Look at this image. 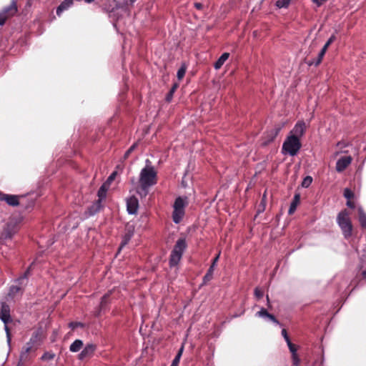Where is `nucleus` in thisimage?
<instances>
[{
    "label": "nucleus",
    "mask_w": 366,
    "mask_h": 366,
    "mask_svg": "<svg viewBox=\"0 0 366 366\" xmlns=\"http://www.w3.org/2000/svg\"><path fill=\"white\" fill-rule=\"evenodd\" d=\"M335 39H336L335 36L332 35L329 38V39L327 41V42L325 43V44L324 45V46L322 47L321 51H320V53L318 54L317 57L312 61L310 62L309 64L315 65V66L319 65L320 64V62L322 61V59L328 46L335 40Z\"/></svg>",
    "instance_id": "obj_9"
},
{
    "label": "nucleus",
    "mask_w": 366,
    "mask_h": 366,
    "mask_svg": "<svg viewBox=\"0 0 366 366\" xmlns=\"http://www.w3.org/2000/svg\"><path fill=\"white\" fill-rule=\"evenodd\" d=\"M188 204L187 197H179L175 199L173 205L172 219L174 223H179L184 216V209Z\"/></svg>",
    "instance_id": "obj_4"
},
{
    "label": "nucleus",
    "mask_w": 366,
    "mask_h": 366,
    "mask_svg": "<svg viewBox=\"0 0 366 366\" xmlns=\"http://www.w3.org/2000/svg\"><path fill=\"white\" fill-rule=\"evenodd\" d=\"M186 70H187V66L185 64H182L181 66V67L178 69L177 73V77L179 80H181L184 77V76L186 73Z\"/></svg>",
    "instance_id": "obj_28"
},
{
    "label": "nucleus",
    "mask_w": 366,
    "mask_h": 366,
    "mask_svg": "<svg viewBox=\"0 0 366 366\" xmlns=\"http://www.w3.org/2000/svg\"><path fill=\"white\" fill-rule=\"evenodd\" d=\"M327 0H312V1L317 6H322Z\"/></svg>",
    "instance_id": "obj_42"
},
{
    "label": "nucleus",
    "mask_w": 366,
    "mask_h": 366,
    "mask_svg": "<svg viewBox=\"0 0 366 366\" xmlns=\"http://www.w3.org/2000/svg\"><path fill=\"white\" fill-rule=\"evenodd\" d=\"M358 214H359V222L361 226L364 228H366V214L363 211L362 207L358 208Z\"/></svg>",
    "instance_id": "obj_25"
},
{
    "label": "nucleus",
    "mask_w": 366,
    "mask_h": 366,
    "mask_svg": "<svg viewBox=\"0 0 366 366\" xmlns=\"http://www.w3.org/2000/svg\"><path fill=\"white\" fill-rule=\"evenodd\" d=\"M69 326L71 330H74L77 327H83L84 324L80 322H71L69 323Z\"/></svg>",
    "instance_id": "obj_32"
},
{
    "label": "nucleus",
    "mask_w": 366,
    "mask_h": 366,
    "mask_svg": "<svg viewBox=\"0 0 366 366\" xmlns=\"http://www.w3.org/2000/svg\"><path fill=\"white\" fill-rule=\"evenodd\" d=\"M352 158L350 156H344L340 157L336 162V171L337 172H343L352 162Z\"/></svg>",
    "instance_id": "obj_13"
},
{
    "label": "nucleus",
    "mask_w": 366,
    "mask_h": 366,
    "mask_svg": "<svg viewBox=\"0 0 366 366\" xmlns=\"http://www.w3.org/2000/svg\"><path fill=\"white\" fill-rule=\"evenodd\" d=\"M83 346V342L81 340H76L71 343L69 350L72 352H76L81 350Z\"/></svg>",
    "instance_id": "obj_23"
},
{
    "label": "nucleus",
    "mask_w": 366,
    "mask_h": 366,
    "mask_svg": "<svg viewBox=\"0 0 366 366\" xmlns=\"http://www.w3.org/2000/svg\"><path fill=\"white\" fill-rule=\"evenodd\" d=\"M282 335L283 336L285 340L286 341V342H288L289 341H290V339L287 333V331L285 329H283L282 330Z\"/></svg>",
    "instance_id": "obj_40"
},
{
    "label": "nucleus",
    "mask_w": 366,
    "mask_h": 366,
    "mask_svg": "<svg viewBox=\"0 0 366 366\" xmlns=\"http://www.w3.org/2000/svg\"><path fill=\"white\" fill-rule=\"evenodd\" d=\"M186 247L187 243L184 238H180L177 241L170 254L169 264L171 267H174L179 263Z\"/></svg>",
    "instance_id": "obj_5"
},
{
    "label": "nucleus",
    "mask_w": 366,
    "mask_h": 366,
    "mask_svg": "<svg viewBox=\"0 0 366 366\" xmlns=\"http://www.w3.org/2000/svg\"><path fill=\"white\" fill-rule=\"evenodd\" d=\"M299 202H300V195L295 194L294 197L293 201L291 203L289 210H288L289 214H292L295 212Z\"/></svg>",
    "instance_id": "obj_24"
},
{
    "label": "nucleus",
    "mask_w": 366,
    "mask_h": 366,
    "mask_svg": "<svg viewBox=\"0 0 366 366\" xmlns=\"http://www.w3.org/2000/svg\"><path fill=\"white\" fill-rule=\"evenodd\" d=\"M256 316L264 318V320H266L267 321H271L276 325H280V322L276 319V317L273 315L267 312V311L264 308H262L259 312H257L256 313Z\"/></svg>",
    "instance_id": "obj_16"
},
{
    "label": "nucleus",
    "mask_w": 366,
    "mask_h": 366,
    "mask_svg": "<svg viewBox=\"0 0 366 366\" xmlns=\"http://www.w3.org/2000/svg\"><path fill=\"white\" fill-rule=\"evenodd\" d=\"M267 302H269V297L267 296Z\"/></svg>",
    "instance_id": "obj_52"
},
{
    "label": "nucleus",
    "mask_w": 366,
    "mask_h": 366,
    "mask_svg": "<svg viewBox=\"0 0 366 366\" xmlns=\"http://www.w3.org/2000/svg\"><path fill=\"white\" fill-rule=\"evenodd\" d=\"M139 182L137 193L142 197H145L149 193V189L157 184V172L149 159L146 160V166L140 172Z\"/></svg>",
    "instance_id": "obj_1"
},
{
    "label": "nucleus",
    "mask_w": 366,
    "mask_h": 366,
    "mask_svg": "<svg viewBox=\"0 0 366 366\" xmlns=\"http://www.w3.org/2000/svg\"><path fill=\"white\" fill-rule=\"evenodd\" d=\"M0 200L5 201L10 206H17L19 204V196L12 194H0Z\"/></svg>",
    "instance_id": "obj_15"
},
{
    "label": "nucleus",
    "mask_w": 366,
    "mask_h": 366,
    "mask_svg": "<svg viewBox=\"0 0 366 366\" xmlns=\"http://www.w3.org/2000/svg\"><path fill=\"white\" fill-rule=\"evenodd\" d=\"M353 192L348 188L345 189L344 190V197L350 200L353 197Z\"/></svg>",
    "instance_id": "obj_34"
},
{
    "label": "nucleus",
    "mask_w": 366,
    "mask_h": 366,
    "mask_svg": "<svg viewBox=\"0 0 366 366\" xmlns=\"http://www.w3.org/2000/svg\"><path fill=\"white\" fill-rule=\"evenodd\" d=\"M307 126L303 121H299L296 123L293 129L291 130L290 135L300 139L306 131Z\"/></svg>",
    "instance_id": "obj_11"
},
{
    "label": "nucleus",
    "mask_w": 366,
    "mask_h": 366,
    "mask_svg": "<svg viewBox=\"0 0 366 366\" xmlns=\"http://www.w3.org/2000/svg\"><path fill=\"white\" fill-rule=\"evenodd\" d=\"M183 350H184V345H182L180 347V349L179 350L177 355L175 356L174 359L173 360V361L172 362L171 366H177L178 365V364H179V362L180 361V358L182 357Z\"/></svg>",
    "instance_id": "obj_26"
},
{
    "label": "nucleus",
    "mask_w": 366,
    "mask_h": 366,
    "mask_svg": "<svg viewBox=\"0 0 366 366\" xmlns=\"http://www.w3.org/2000/svg\"><path fill=\"white\" fill-rule=\"evenodd\" d=\"M139 209V200L135 196H132L127 199V209L129 214H134Z\"/></svg>",
    "instance_id": "obj_12"
},
{
    "label": "nucleus",
    "mask_w": 366,
    "mask_h": 366,
    "mask_svg": "<svg viewBox=\"0 0 366 366\" xmlns=\"http://www.w3.org/2000/svg\"><path fill=\"white\" fill-rule=\"evenodd\" d=\"M17 11V6L15 1H12L11 4L0 11V25H4L6 21L13 16Z\"/></svg>",
    "instance_id": "obj_6"
},
{
    "label": "nucleus",
    "mask_w": 366,
    "mask_h": 366,
    "mask_svg": "<svg viewBox=\"0 0 366 366\" xmlns=\"http://www.w3.org/2000/svg\"><path fill=\"white\" fill-rule=\"evenodd\" d=\"M127 0H114L115 2V6L117 8L123 6L124 4H127Z\"/></svg>",
    "instance_id": "obj_38"
},
{
    "label": "nucleus",
    "mask_w": 366,
    "mask_h": 366,
    "mask_svg": "<svg viewBox=\"0 0 366 366\" xmlns=\"http://www.w3.org/2000/svg\"><path fill=\"white\" fill-rule=\"evenodd\" d=\"M179 84L177 83H175L173 84L172 87L171 88L169 92L167 94L166 97L167 102H170L173 97V94L175 92L176 89L178 88Z\"/></svg>",
    "instance_id": "obj_27"
},
{
    "label": "nucleus",
    "mask_w": 366,
    "mask_h": 366,
    "mask_svg": "<svg viewBox=\"0 0 366 366\" xmlns=\"http://www.w3.org/2000/svg\"><path fill=\"white\" fill-rule=\"evenodd\" d=\"M300 148V139L289 135L282 144V152L284 154H289L294 157L298 153Z\"/></svg>",
    "instance_id": "obj_3"
},
{
    "label": "nucleus",
    "mask_w": 366,
    "mask_h": 366,
    "mask_svg": "<svg viewBox=\"0 0 366 366\" xmlns=\"http://www.w3.org/2000/svg\"><path fill=\"white\" fill-rule=\"evenodd\" d=\"M29 269L25 272L24 275L20 277L17 280L18 285H13L10 287L7 298L14 299L18 294L21 293L22 285H24V280L27 277Z\"/></svg>",
    "instance_id": "obj_8"
},
{
    "label": "nucleus",
    "mask_w": 366,
    "mask_h": 366,
    "mask_svg": "<svg viewBox=\"0 0 366 366\" xmlns=\"http://www.w3.org/2000/svg\"><path fill=\"white\" fill-rule=\"evenodd\" d=\"M131 237H132V234H127L124 237V239L122 242V244H121V246L119 247V249H121L124 245H126L129 241L131 239Z\"/></svg>",
    "instance_id": "obj_33"
},
{
    "label": "nucleus",
    "mask_w": 366,
    "mask_h": 366,
    "mask_svg": "<svg viewBox=\"0 0 366 366\" xmlns=\"http://www.w3.org/2000/svg\"><path fill=\"white\" fill-rule=\"evenodd\" d=\"M362 276L364 278H366V269L362 272Z\"/></svg>",
    "instance_id": "obj_48"
},
{
    "label": "nucleus",
    "mask_w": 366,
    "mask_h": 366,
    "mask_svg": "<svg viewBox=\"0 0 366 366\" xmlns=\"http://www.w3.org/2000/svg\"><path fill=\"white\" fill-rule=\"evenodd\" d=\"M254 295L257 299H260L264 295L263 291L257 287L254 290Z\"/></svg>",
    "instance_id": "obj_39"
},
{
    "label": "nucleus",
    "mask_w": 366,
    "mask_h": 366,
    "mask_svg": "<svg viewBox=\"0 0 366 366\" xmlns=\"http://www.w3.org/2000/svg\"><path fill=\"white\" fill-rule=\"evenodd\" d=\"M102 207V202L97 200L91 207L88 209V213L90 216L94 215L98 212Z\"/></svg>",
    "instance_id": "obj_22"
},
{
    "label": "nucleus",
    "mask_w": 366,
    "mask_h": 366,
    "mask_svg": "<svg viewBox=\"0 0 366 366\" xmlns=\"http://www.w3.org/2000/svg\"><path fill=\"white\" fill-rule=\"evenodd\" d=\"M16 232V229L15 224L11 223L7 224L0 236V243H3L4 240L11 239Z\"/></svg>",
    "instance_id": "obj_10"
},
{
    "label": "nucleus",
    "mask_w": 366,
    "mask_h": 366,
    "mask_svg": "<svg viewBox=\"0 0 366 366\" xmlns=\"http://www.w3.org/2000/svg\"><path fill=\"white\" fill-rule=\"evenodd\" d=\"M96 350V345L94 344H88L79 355V360H84L86 357H91Z\"/></svg>",
    "instance_id": "obj_14"
},
{
    "label": "nucleus",
    "mask_w": 366,
    "mask_h": 366,
    "mask_svg": "<svg viewBox=\"0 0 366 366\" xmlns=\"http://www.w3.org/2000/svg\"><path fill=\"white\" fill-rule=\"evenodd\" d=\"M109 187L107 184H103L99 188L97 195H98V201L102 202L103 199L106 198L107 190Z\"/></svg>",
    "instance_id": "obj_20"
},
{
    "label": "nucleus",
    "mask_w": 366,
    "mask_h": 366,
    "mask_svg": "<svg viewBox=\"0 0 366 366\" xmlns=\"http://www.w3.org/2000/svg\"><path fill=\"white\" fill-rule=\"evenodd\" d=\"M214 269V265H211L210 267L209 268L207 274L204 277V282L212 280Z\"/></svg>",
    "instance_id": "obj_29"
},
{
    "label": "nucleus",
    "mask_w": 366,
    "mask_h": 366,
    "mask_svg": "<svg viewBox=\"0 0 366 366\" xmlns=\"http://www.w3.org/2000/svg\"><path fill=\"white\" fill-rule=\"evenodd\" d=\"M287 345L289 347V350L290 351V352L292 353V355H297V347L295 345H293L291 341H289L288 342H287Z\"/></svg>",
    "instance_id": "obj_31"
},
{
    "label": "nucleus",
    "mask_w": 366,
    "mask_h": 366,
    "mask_svg": "<svg viewBox=\"0 0 366 366\" xmlns=\"http://www.w3.org/2000/svg\"><path fill=\"white\" fill-rule=\"evenodd\" d=\"M36 349L34 347V342L31 339L22 349L20 360L21 361H25L27 358V354Z\"/></svg>",
    "instance_id": "obj_17"
},
{
    "label": "nucleus",
    "mask_w": 366,
    "mask_h": 366,
    "mask_svg": "<svg viewBox=\"0 0 366 366\" xmlns=\"http://www.w3.org/2000/svg\"><path fill=\"white\" fill-rule=\"evenodd\" d=\"M312 179L311 177H309V176L306 177L302 182V187H308L310 185V184L312 183Z\"/></svg>",
    "instance_id": "obj_35"
},
{
    "label": "nucleus",
    "mask_w": 366,
    "mask_h": 366,
    "mask_svg": "<svg viewBox=\"0 0 366 366\" xmlns=\"http://www.w3.org/2000/svg\"><path fill=\"white\" fill-rule=\"evenodd\" d=\"M130 154V152H128V150L127 151V152L125 153V157H127L129 156V154Z\"/></svg>",
    "instance_id": "obj_50"
},
{
    "label": "nucleus",
    "mask_w": 366,
    "mask_h": 366,
    "mask_svg": "<svg viewBox=\"0 0 366 366\" xmlns=\"http://www.w3.org/2000/svg\"><path fill=\"white\" fill-rule=\"evenodd\" d=\"M219 256H220V252H219V253L217 254V256L214 257V259H213L212 263V264H211V265H214V267H215V265H216V264H217V261H218V259H219Z\"/></svg>",
    "instance_id": "obj_43"
},
{
    "label": "nucleus",
    "mask_w": 366,
    "mask_h": 366,
    "mask_svg": "<svg viewBox=\"0 0 366 366\" xmlns=\"http://www.w3.org/2000/svg\"><path fill=\"white\" fill-rule=\"evenodd\" d=\"M229 54L227 52L223 53L221 56L217 60L214 64V67L216 70L219 69L225 61L228 59Z\"/></svg>",
    "instance_id": "obj_19"
},
{
    "label": "nucleus",
    "mask_w": 366,
    "mask_h": 366,
    "mask_svg": "<svg viewBox=\"0 0 366 366\" xmlns=\"http://www.w3.org/2000/svg\"><path fill=\"white\" fill-rule=\"evenodd\" d=\"M194 6L197 9H201L202 8V4L201 3H195L194 4Z\"/></svg>",
    "instance_id": "obj_45"
},
{
    "label": "nucleus",
    "mask_w": 366,
    "mask_h": 366,
    "mask_svg": "<svg viewBox=\"0 0 366 366\" xmlns=\"http://www.w3.org/2000/svg\"><path fill=\"white\" fill-rule=\"evenodd\" d=\"M1 320L4 322L5 324V331L6 332L8 342H10V334H9V329L8 326L6 325L7 323L11 321V316H10V308L9 305H7L6 303L2 302L1 303Z\"/></svg>",
    "instance_id": "obj_7"
},
{
    "label": "nucleus",
    "mask_w": 366,
    "mask_h": 366,
    "mask_svg": "<svg viewBox=\"0 0 366 366\" xmlns=\"http://www.w3.org/2000/svg\"><path fill=\"white\" fill-rule=\"evenodd\" d=\"M282 129L281 126H275L274 129H272L269 133H268V137L269 139L267 142L264 143V144H267V143L273 141V139L277 136L280 130Z\"/></svg>",
    "instance_id": "obj_21"
},
{
    "label": "nucleus",
    "mask_w": 366,
    "mask_h": 366,
    "mask_svg": "<svg viewBox=\"0 0 366 366\" xmlns=\"http://www.w3.org/2000/svg\"><path fill=\"white\" fill-rule=\"evenodd\" d=\"M117 172H112L109 177H108L107 180L104 184H107L109 187L110 186L111 183L113 182V180L115 179Z\"/></svg>",
    "instance_id": "obj_37"
},
{
    "label": "nucleus",
    "mask_w": 366,
    "mask_h": 366,
    "mask_svg": "<svg viewBox=\"0 0 366 366\" xmlns=\"http://www.w3.org/2000/svg\"><path fill=\"white\" fill-rule=\"evenodd\" d=\"M347 206L350 207V208H355V204L353 202H352L351 201L348 200L347 202Z\"/></svg>",
    "instance_id": "obj_44"
},
{
    "label": "nucleus",
    "mask_w": 366,
    "mask_h": 366,
    "mask_svg": "<svg viewBox=\"0 0 366 366\" xmlns=\"http://www.w3.org/2000/svg\"><path fill=\"white\" fill-rule=\"evenodd\" d=\"M137 0H130L131 3L133 4L134 2H135Z\"/></svg>",
    "instance_id": "obj_51"
},
{
    "label": "nucleus",
    "mask_w": 366,
    "mask_h": 366,
    "mask_svg": "<svg viewBox=\"0 0 366 366\" xmlns=\"http://www.w3.org/2000/svg\"><path fill=\"white\" fill-rule=\"evenodd\" d=\"M337 222L345 237H350L352 235V225L350 221V214L346 209L341 211L338 214Z\"/></svg>",
    "instance_id": "obj_2"
},
{
    "label": "nucleus",
    "mask_w": 366,
    "mask_h": 366,
    "mask_svg": "<svg viewBox=\"0 0 366 366\" xmlns=\"http://www.w3.org/2000/svg\"><path fill=\"white\" fill-rule=\"evenodd\" d=\"M291 0H277L276 2V6L281 8H287L290 4Z\"/></svg>",
    "instance_id": "obj_30"
},
{
    "label": "nucleus",
    "mask_w": 366,
    "mask_h": 366,
    "mask_svg": "<svg viewBox=\"0 0 366 366\" xmlns=\"http://www.w3.org/2000/svg\"><path fill=\"white\" fill-rule=\"evenodd\" d=\"M109 297V294L107 293L102 297V300H101V303H100L101 309H103L104 307V306L107 305V300H108Z\"/></svg>",
    "instance_id": "obj_36"
},
{
    "label": "nucleus",
    "mask_w": 366,
    "mask_h": 366,
    "mask_svg": "<svg viewBox=\"0 0 366 366\" xmlns=\"http://www.w3.org/2000/svg\"><path fill=\"white\" fill-rule=\"evenodd\" d=\"M54 355H49V353L47 352V358H53Z\"/></svg>",
    "instance_id": "obj_49"
},
{
    "label": "nucleus",
    "mask_w": 366,
    "mask_h": 366,
    "mask_svg": "<svg viewBox=\"0 0 366 366\" xmlns=\"http://www.w3.org/2000/svg\"><path fill=\"white\" fill-rule=\"evenodd\" d=\"M135 147V145H132L129 149H128V152H132L133 151V149H134Z\"/></svg>",
    "instance_id": "obj_46"
},
{
    "label": "nucleus",
    "mask_w": 366,
    "mask_h": 366,
    "mask_svg": "<svg viewBox=\"0 0 366 366\" xmlns=\"http://www.w3.org/2000/svg\"><path fill=\"white\" fill-rule=\"evenodd\" d=\"M86 3L87 4H91L92 2H94L95 0H84Z\"/></svg>",
    "instance_id": "obj_47"
},
{
    "label": "nucleus",
    "mask_w": 366,
    "mask_h": 366,
    "mask_svg": "<svg viewBox=\"0 0 366 366\" xmlns=\"http://www.w3.org/2000/svg\"><path fill=\"white\" fill-rule=\"evenodd\" d=\"M73 5V0H64L61 3V4L57 7L56 14L58 16H60L61 14L67 10Z\"/></svg>",
    "instance_id": "obj_18"
},
{
    "label": "nucleus",
    "mask_w": 366,
    "mask_h": 366,
    "mask_svg": "<svg viewBox=\"0 0 366 366\" xmlns=\"http://www.w3.org/2000/svg\"><path fill=\"white\" fill-rule=\"evenodd\" d=\"M293 364L296 366H298L300 364V359L297 355H292Z\"/></svg>",
    "instance_id": "obj_41"
}]
</instances>
